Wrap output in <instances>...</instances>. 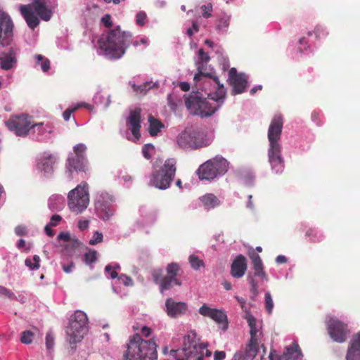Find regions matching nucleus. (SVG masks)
Returning a JSON list of instances; mask_svg holds the SVG:
<instances>
[{
    "instance_id": "44",
    "label": "nucleus",
    "mask_w": 360,
    "mask_h": 360,
    "mask_svg": "<svg viewBox=\"0 0 360 360\" xmlns=\"http://www.w3.org/2000/svg\"><path fill=\"white\" fill-rule=\"evenodd\" d=\"M73 150L75 153V156L85 158L84 153L86 150V147L84 144H77L74 146Z\"/></svg>"
},
{
    "instance_id": "13",
    "label": "nucleus",
    "mask_w": 360,
    "mask_h": 360,
    "mask_svg": "<svg viewBox=\"0 0 360 360\" xmlns=\"http://www.w3.org/2000/svg\"><path fill=\"white\" fill-rule=\"evenodd\" d=\"M14 23L11 16L0 10V46H9L13 38Z\"/></svg>"
},
{
    "instance_id": "30",
    "label": "nucleus",
    "mask_w": 360,
    "mask_h": 360,
    "mask_svg": "<svg viewBox=\"0 0 360 360\" xmlns=\"http://www.w3.org/2000/svg\"><path fill=\"white\" fill-rule=\"evenodd\" d=\"M283 356L285 360H298L302 356L301 349L297 344H292L286 349Z\"/></svg>"
},
{
    "instance_id": "20",
    "label": "nucleus",
    "mask_w": 360,
    "mask_h": 360,
    "mask_svg": "<svg viewBox=\"0 0 360 360\" xmlns=\"http://www.w3.org/2000/svg\"><path fill=\"white\" fill-rule=\"evenodd\" d=\"M66 169L68 173V177L72 179L73 171L76 172H86V159L76 157L69 156L66 163Z\"/></svg>"
},
{
    "instance_id": "26",
    "label": "nucleus",
    "mask_w": 360,
    "mask_h": 360,
    "mask_svg": "<svg viewBox=\"0 0 360 360\" xmlns=\"http://www.w3.org/2000/svg\"><path fill=\"white\" fill-rule=\"evenodd\" d=\"M30 6L41 20L49 21L51 19L52 12L46 7L43 0H34Z\"/></svg>"
},
{
    "instance_id": "17",
    "label": "nucleus",
    "mask_w": 360,
    "mask_h": 360,
    "mask_svg": "<svg viewBox=\"0 0 360 360\" xmlns=\"http://www.w3.org/2000/svg\"><path fill=\"white\" fill-rule=\"evenodd\" d=\"M228 75V82L233 90H245L248 88V77L246 74L238 72L235 68H231Z\"/></svg>"
},
{
    "instance_id": "36",
    "label": "nucleus",
    "mask_w": 360,
    "mask_h": 360,
    "mask_svg": "<svg viewBox=\"0 0 360 360\" xmlns=\"http://www.w3.org/2000/svg\"><path fill=\"white\" fill-rule=\"evenodd\" d=\"M271 170L276 174H281L285 169V161L284 159L269 162Z\"/></svg>"
},
{
    "instance_id": "63",
    "label": "nucleus",
    "mask_w": 360,
    "mask_h": 360,
    "mask_svg": "<svg viewBox=\"0 0 360 360\" xmlns=\"http://www.w3.org/2000/svg\"><path fill=\"white\" fill-rule=\"evenodd\" d=\"M89 226V221L84 220V221H79L78 223V227L80 230L83 231Z\"/></svg>"
},
{
    "instance_id": "31",
    "label": "nucleus",
    "mask_w": 360,
    "mask_h": 360,
    "mask_svg": "<svg viewBox=\"0 0 360 360\" xmlns=\"http://www.w3.org/2000/svg\"><path fill=\"white\" fill-rule=\"evenodd\" d=\"M281 155V144H269L268 149V161L273 162L276 160H283Z\"/></svg>"
},
{
    "instance_id": "14",
    "label": "nucleus",
    "mask_w": 360,
    "mask_h": 360,
    "mask_svg": "<svg viewBox=\"0 0 360 360\" xmlns=\"http://www.w3.org/2000/svg\"><path fill=\"white\" fill-rule=\"evenodd\" d=\"M327 330L333 340L338 343L345 342L350 333L347 324L336 319H330L327 322Z\"/></svg>"
},
{
    "instance_id": "64",
    "label": "nucleus",
    "mask_w": 360,
    "mask_h": 360,
    "mask_svg": "<svg viewBox=\"0 0 360 360\" xmlns=\"http://www.w3.org/2000/svg\"><path fill=\"white\" fill-rule=\"evenodd\" d=\"M44 231L49 237H53L54 236V231L52 230L51 226L49 224H47L45 226Z\"/></svg>"
},
{
    "instance_id": "11",
    "label": "nucleus",
    "mask_w": 360,
    "mask_h": 360,
    "mask_svg": "<svg viewBox=\"0 0 360 360\" xmlns=\"http://www.w3.org/2000/svg\"><path fill=\"white\" fill-rule=\"evenodd\" d=\"M5 124L10 131L18 136H25L31 128L41 127L44 125L42 122L32 124L31 117L25 114L11 117Z\"/></svg>"
},
{
    "instance_id": "12",
    "label": "nucleus",
    "mask_w": 360,
    "mask_h": 360,
    "mask_svg": "<svg viewBox=\"0 0 360 360\" xmlns=\"http://www.w3.org/2000/svg\"><path fill=\"white\" fill-rule=\"evenodd\" d=\"M113 202V196L110 193L105 191L97 193L95 200V209L101 219L106 221L114 215L115 210L112 205Z\"/></svg>"
},
{
    "instance_id": "5",
    "label": "nucleus",
    "mask_w": 360,
    "mask_h": 360,
    "mask_svg": "<svg viewBox=\"0 0 360 360\" xmlns=\"http://www.w3.org/2000/svg\"><path fill=\"white\" fill-rule=\"evenodd\" d=\"M176 165L175 159H167L160 169L152 172L148 185L160 190L168 188L176 174Z\"/></svg>"
},
{
    "instance_id": "1",
    "label": "nucleus",
    "mask_w": 360,
    "mask_h": 360,
    "mask_svg": "<svg viewBox=\"0 0 360 360\" xmlns=\"http://www.w3.org/2000/svg\"><path fill=\"white\" fill-rule=\"evenodd\" d=\"M226 91H213L205 97L202 91H191L184 96L185 105L190 114L201 118L212 115L222 105Z\"/></svg>"
},
{
    "instance_id": "59",
    "label": "nucleus",
    "mask_w": 360,
    "mask_h": 360,
    "mask_svg": "<svg viewBox=\"0 0 360 360\" xmlns=\"http://www.w3.org/2000/svg\"><path fill=\"white\" fill-rule=\"evenodd\" d=\"M314 33L317 39H319L325 35V30L321 26H316L314 30Z\"/></svg>"
},
{
    "instance_id": "7",
    "label": "nucleus",
    "mask_w": 360,
    "mask_h": 360,
    "mask_svg": "<svg viewBox=\"0 0 360 360\" xmlns=\"http://www.w3.org/2000/svg\"><path fill=\"white\" fill-rule=\"evenodd\" d=\"M180 271V265L176 262H172L166 266V276H162L161 269L153 270L151 275L153 281L156 284H159L160 292H163L165 290L171 289L174 285L181 286L182 285L181 281L177 278Z\"/></svg>"
},
{
    "instance_id": "43",
    "label": "nucleus",
    "mask_w": 360,
    "mask_h": 360,
    "mask_svg": "<svg viewBox=\"0 0 360 360\" xmlns=\"http://www.w3.org/2000/svg\"><path fill=\"white\" fill-rule=\"evenodd\" d=\"M97 259V252L94 250H90L84 255V262L86 264H91Z\"/></svg>"
},
{
    "instance_id": "57",
    "label": "nucleus",
    "mask_w": 360,
    "mask_h": 360,
    "mask_svg": "<svg viewBox=\"0 0 360 360\" xmlns=\"http://www.w3.org/2000/svg\"><path fill=\"white\" fill-rule=\"evenodd\" d=\"M15 233L17 236H25L27 233V229L25 226H18L15 229Z\"/></svg>"
},
{
    "instance_id": "52",
    "label": "nucleus",
    "mask_w": 360,
    "mask_h": 360,
    "mask_svg": "<svg viewBox=\"0 0 360 360\" xmlns=\"http://www.w3.org/2000/svg\"><path fill=\"white\" fill-rule=\"evenodd\" d=\"M54 345V338L51 333H47L46 335V347L48 349H51Z\"/></svg>"
},
{
    "instance_id": "38",
    "label": "nucleus",
    "mask_w": 360,
    "mask_h": 360,
    "mask_svg": "<svg viewBox=\"0 0 360 360\" xmlns=\"http://www.w3.org/2000/svg\"><path fill=\"white\" fill-rule=\"evenodd\" d=\"M305 236L309 238L311 243H319L322 240V236L313 229H309L306 231Z\"/></svg>"
},
{
    "instance_id": "15",
    "label": "nucleus",
    "mask_w": 360,
    "mask_h": 360,
    "mask_svg": "<svg viewBox=\"0 0 360 360\" xmlns=\"http://www.w3.org/2000/svg\"><path fill=\"white\" fill-rule=\"evenodd\" d=\"M199 314L205 317H209L218 324L221 325V328L223 330L227 329V316L222 310L211 308L204 304L200 307Z\"/></svg>"
},
{
    "instance_id": "48",
    "label": "nucleus",
    "mask_w": 360,
    "mask_h": 360,
    "mask_svg": "<svg viewBox=\"0 0 360 360\" xmlns=\"http://www.w3.org/2000/svg\"><path fill=\"white\" fill-rule=\"evenodd\" d=\"M201 10L202 11V16L205 18H209L212 16V5L211 3L201 6Z\"/></svg>"
},
{
    "instance_id": "41",
    "label": "nucleus",
    "mask_w": 360,
    "mask_h": 360,
    "mask_svg": "<svg viewBox=\"0 0 360 360\" xmlns=\"http://www.w3.org/2000/svg\"><path fill=\"white\" fill-rule=\"evenodd\" d=\"M83 105H84V103H79L75 105L74 107L68 108V109H66L63 113L64 120H69L72 114ZM85 106H87V105H85Z\"/></svg>"
},
{
    "instance_id": "51",
    "label": "nucleus",
    "mask_w": 360,
    "mask_h": 360,
    "mask_svg": "<svg viewBox=\"0 0 360 360\" xmlns=\"http://www.w3.org/2000/svg\"><path fill=\"white\" fill-rule=\"evenodd\" d=\"M118 280L120 281L126 286H131L134 284L133 280L130 276L124 274H121L118 277Z\"/></svg>"
},
{
    "instance_id": "39",
    "label": "nucleus",
    "mask_w": 360,
    "mask_h": 360,
    "mask_svg": "<svg viewBox=\"0 0 360 360\" xmlns=\"http://www.w3.org/2000/svg\"><path fill=\"white\" fill-rule=\"evenodd\" d=\"M250 340L249 341V343L248 344V346L255 348V349H259L258 348V340L257 338V334L258 333V330H257V327H255V328L253 327V328H250Z\"/></svg>"
},
{
    "instance_id": "25",
    "label": "nucleus",
    "mask_w": 360,
    "mask_h": 360,
    "mask_svg": "<svg viewBox=\"0 0 360 360\" xmlns=\"http://www.w3.org/2000/svg\"><path fill=\"white\" fill-rule=\"evenodd\" d=\"M208 63L197 60L195 62V66L197 68L198 72L193 77V80L195 82H198L201 80L202 77H209L212 78L214 82L218 84L219 88H223V84H221L219 82V80L217 77L212 76L211 73L209 72H205L204 70H205L207 68V65Z\"/></svg>"
},
{
    "instance_id": "49",
    "label": "nucleus",
    "mask_w": 360,
    "mask_h": 360,
    "mask_svg": "<svg viewBox=\"0 0 360 360\" xmlns=\"http://www.w3.org/2000/svg\"><path fill=\"white\" fill-rule=\"evenodd\" d=\"M103 241V234L99 231H96L94 233L92 238L89 240V243L91 245H95Z\"/></svg>"
},
{
    "instance_id": "40",
    "label": "nucleus",
    "mask_w": 360,
    "mask_h": 360,
    "mask_svg": "<svg viewBox=\"0 0 360 360\" xmlns=\"http://www.w3.org/2000/svg\"><path fill=\"white\" fill-rule=\"evenodd\" d=\"M229 21H230L229 16H228L225 14H223L218 19V22L216 25L217 30L220 31L224 28L228 27L229 25Z\"/></svg>"
},
{
    "instance_id": "35",
    "label": "nucleus",
    "mask_w": 360,
    "mask_h": 360,
    "mask_svg": "<svg viewBox=\"0 0 360 360\" xmlns=\"http://www.w3.org/2000/svg\"><path fill=\"white\" fill-rule=\"evenodd\" d=\"M36 64L41 66L43 72H46L50 69V60L41 54L35 56Z\"/></svg>"
},
{
    "instance_id": "22",
    "label": "nucleus",
    "mask_w": 360,
    "mask_h": 360,
    "mask_svg": "<svg viewBox=\"0 0 360 360\" xmlns=\"http://www.w3.org/2000/svg\"><path fill=\"white\" fill-rule=\"evenodd\" d=\"M346 360H360V332L354 335L351 339L346 354Z\"/></svg>"
},
{
    "instance_id": "58",
    "label": "nucleus",
    "mask_w": 360,
    "mask_h": 360,
    "mask_svg": "<svg viewBox=\"0 0 360 360\" xmlns=\"http://www.w3.org/2000/svg\"><path fill=\"white\" fill-rule=\"evenodd\" d=\"M61 219L62 217L60 215L54 214L51 217L49 224L51 225V226H56L60 223Z\"/></svg>"
},
{
    "instance_id": "28",
    "label": "nucleus",
    "mask_w": 360,
    "mask_h": 360,
    "mask_svg": "<svg viewBox=\"0 0 360 360\" xmlns=\"http://www.w3.org/2000/svg\"><path fill=\"white\" fill-rule=\"evenodd\" d=\"M15 53L13 49L0 53V65L5 70H10L16 63Z\"/></svg>"
},
{
    "instance_id": "50",
    "label": "nucleus",
    "mask_w": 360,
    "mask_h": 360,
    "mask_svg": "<svg viewBox=\"0 0 360 360\" xmlns=\"http://www.w3.org/2000/svg\"><path fill=\"white\" fill-rule=\"evenodd\" d=\"M146 14L143 11L139 12L136 15V22L139 26H143L146 23Z\"/></svg>"
},
{
    "instance_id": "34",
    "label": "nucleus",
    "mask_w": 360,
    "mask_h": 360,
    "mask_svg": "<svg viewBox=\"0 0 360 360\" xmlns=\"http://www.w3.org/2000/svg\"><path fill=\"white\" fill-rule=\"evenodd\" d=\"M133 90H151L152 89H159L160 85L158 82H146L140 86H136L134 82H129Z\"/></svg>"
},
{
    "instance_id": "56",
    "label": "nucleus",
    "mask_w": 360,
    "mask_h": 360,
    "mask_svg": "<svg viewBox=\"0 0 360 360\" xmlns=\"http://www.w3.org/2000/svg\"><path fill=\"white\" fill-rule=\"evenodd\" d=\"M199 31V25L196 22H193L192 23V27H190L187 30L186 34L191 37L194 34V33H196Z\"/></svg>"
},
{
    "instance_id": "16",
    "label": "nucleus",
    "mask_w": 360,
    "mask_h": 360,
    "mask_svg": "<svg viewBox=\"0 0 360 360\" xmlns=\"http://www.w3.org/2000/svg\"><path fill=\"white\" fill-rule=\"evenodd\" d=\"M283 125V117L281 115H276L272 119L268 129V140L269 144H280Z\"/></svg>"
},
{
    "instance_id": "61",
    "label": "nucleus",
    "mask_w": 360,
    "mask_h": 360,
    "mask_svg": "<svg viewBox=\"0 0 360 360\" xmlns=\"http://www.w3.org/2000/svg\"><path fill=\"white\" fill-rule=\"evenodd\" d=\"M105 271L106 272H110L111 278H112V279L116 278H118L119 276H118L117 273L116 272V271L112 270V266L110 264L105 266Z\"/></svg>"
},
{
    "instance_id": "54",
    "label": "nucleus",
    "mask_w": 360,
    "mask_h": 360,
    "mask_svg": "<svg viewBox=\"0 0 360 360\" xmlns=\"http://www.w3.org/2000/svg\"><path fill=\"white\" fill-rule=\"evenodd\" d=\"M198 60L208 63L210 60V57L207 53L205 52L202 49H200L198 51Z\"/></svg>"
},
{
    "instance_id": "6",
    "label": "nucleus",
    "mask_w": 360,
    "mask_h": 360,
    "mask_svg": "<svg viewBox=\"0 0 360 360\" xmlns=\"http://www.w3.org/2000/svg\"><path fill=\"white\" fill-rule=\"evenodd\" d=\"M88 318L80 310L75 311L71 316L70 323L66 328L67 340L70 345H76L82 341L88 332Z\"/></svg>"
},
{
    "instance_id": "45",
    "label": "nucleus",
    "mask_w": 360,
    "mask_h": 360,
    "mask_svg": "<svg viewBox=\"0 0 360 360\" xmlns=\"http://www.w3.org/2000/svg\"><path fill=\"white\" fill-rule=\"evenodd\" d=\"M265 309L268 314H271L274 308V302L270 292L265 294Z\"/></svg>"
},
{
    "instance_id": "8",
    "label": "nucleus",
    "mask_w": 360,
    "mask_h": 360,
    "mask_svg": "<svg viewBox=\"0 0 360 360\" xmlns=\"http://www.w3.org/2000/svg\"><path fill=\"white\" fill-rule=\"evenodd\" d=\"M229 165L225 158L216 156L202 164L197 170V174L200 180L210 181L217 176L226 174Z\"/></svg>"
},
{
    "instance_id": "47",
    "label": "nucleus",
    "mask_w": 360,
    "mask_h": 360,
    "mask_svg": "<svg viewBox=\"0 0 360 360\" xmlns=\"http://www.w3.org/2000/svg\"><path fill=\"white\" fill-rule=\"evenodd\" d=\"M33 333L26 330L22 333L20 341L24 344H30L32 342Z\"/></svg>"
},
{
    "instance_id": "2",
    "label": "nucleus",
    "mask_w": 360,
    "mask_h": 360,
    "mask_svg": "<svg viewBox=\"0 0 360 360\" xmlns=\"http://www.w3.org/2000/svg\"><path fill=\"white\" fill-rule=\"evenodd\" d=\"M132 34L129 32L122 31L118 25L103 34L98 40L99 49L111 59L121 58L129 46Z\"/></svg>"
},
{
    "instance_id": "21",
    "label": "nucleus",
    "mask_w": 360,
    "mask_h": 360,
    "mask_svg": "<svg viewBox=\"0 0 360 360\" xmlns=\"http://www.w3.org/2000/svg\"><path fill=\"white\" fill-rule=\"evenodd\" d=\"M247 260L243 255H238L233 260L231 266V275L233 278L243 277L247 270Z\"/></svg>"
},
{
    "instance_id": "62",
    "label": "nucleus",
    "mask_w": 360,
    "mask_h": 360,
    "mask_svg": "<svg viewBox=\"0 0 360 360\" xmlns=\"http://www.w3.org/2000/svg\"><path fill=\"white\" fill-rule=\"evenodd\" d=\"M151 331V329L147 326H143L141 330V334L146 338H148L150 335Z\"/></svg>"
},
{
    "instance_id": "27",
    "label": "nucleus",
    "mask_w": 360,
    "mask_h": 360,
    "mask_svg": "<svg viewBox=\"0 0 360 360\" xmlns=\"http://www.w3.org/2000/svg\"><path fill=\"white\" fill-rule=\"evenodd\" d=\"M56 158L53 155L44 153L38 161L37 167L44 173H52L53 165L56 162Z\"/></svg>"
},
{
    "instance_id": "33",
    "label": "nucleus",
    "mask_w": 360,
    "mask_h": 360,
    "mask_svg": "<svg viewBox=\"0 0 360 360\" xmlns=\"http://www.w3.org/2000/svg\"><path fill=\"white\" fill-rule=\"evenodd\" d=\"M149 133L151 136H156L164 127V124L158 120L155 119L153 116H149Z\"/></svg>"
},
{
    "instance_id": "29",
    "label": "nucleus",
    "mask_w": 360,
    "mask_h": 360,
    "mask_svg": "<svg viewBox=\"0 0 360 360\" xmlns=\"http://www.w3.org/2000/svg\"><path fill=\"white\" fill-rule=\"evenodd\" d=\"M258 349L247 345L244 349H241L234 354L233 360H253L257 354Z\"/></svg>"
},
{
    "instance_id": "3",
    "label": "nucleus",
    "mask_w": 360,
    "mask_h": 360,
    "mask_svg": "<svg viewBox=\"0 0 360 360\" xmlns=\"http://www.w3.org/2000/svg\"><path fill=\"white\" fill-rule=\"evenodd\" d=\"M123 352V360H158L155 340H143L139 333L129 337Z\"/></svg>"
},
{
    "instance_id": "37",
    "label": "nucleus",
    "mask_w": 360,
    "mask_h": 360,
    "mask_svg": "<svg viewBox=\"0 0 360 360\" xmlns=\"http://www.w3.org/2000/svg\"><path fill=\"white\" fill-rule=\"evenodd\" d=\"M188 261L191 268L195 271L199 270L201 267L205 266L204 262L195 255H190L188 257Z\"/></svg>"
},
{
    "instance_id": "23",
    "label": "nucleus",
    "mask_w": 360,
    "mask_h": 360,
    "mask_svg": "<svg viewBox=\"0 0 360 360\" xmlns=\"http://www.w3.org/2000/svg\"><path fill=\"white\" fill-rule=\"evenodd\" d=\"M20 11L28 27L34 30L39 25V20L38 16L34 13L30 5H21Z\"/></svg>"
},
{
    "instance_id": "55",
    "label": "nucleus",
    "mask_w": 360,
    "mask_h": 360,
    "mask_svg": "<svg viewBox=\"0 0 360 360\" xmlns=\"http://www.w3.org/2000/svg\"><path fill=\"white\" fill-rule=\"evenodd\" d=\"M153 146L152 145H145L142 148V153L145 158L147 160L150 159L151 155L149 153L150 150H153Z\"/></svg>"
},
{
    "instance_id": "46",
    "label": "nucleus",
    "mask_w": 360,
    "mask_h": 360,
    "mask_svg": "<svg viewBox=\"0 0 360 360\" xmlns=\"http://www.w3.org/2000/svg\"><path fill=\"white\" fill-rule=\"evenodd\" d=\"M0 296L1 297H6L8 299L11 300H15L16 297L15 294L10 290L9 289L6 288L4 286L0 285Z\"/></svg>"
},
{
    "instance_id": "32",
    "label": "nucleus",
    "mask_w": 360,
    "mask_h": 360,
    "mask_svg": "<svg viewBox=\"0 0 360 360\" xmlns=\"http://www.w3.org/2000/svg\"><path fill=\"white\" fill-rule=\"evenodd\" d=\"M200 202L206 209L214 208L219 205V200L213 194H207L200 198Z\"/></svg>"
},
{
    "instance_id": "60",
    "label": "nucleus",
    "mask_w": 360,
    "mask_h": 360,
    "mask_svg": "<svg viewBox=\"0 0 360 360\" xmlns=\"http://www.w3.org/2000/svg\"><path fill=\"white\" fill-rule=\"evenodd\" d=\"M226 358V352L224 351H215L214 353V360H223Z\"/></svg>"
},
{
    "instance_id": "42",
    "label": "nucleus",
    "mask_w": 360,
    "mask_h": 360,
    "mask_svg": "<svg viewBox=\"0 0 360 360\" xmlns=\"http://www.w3.org/2000/svg\"><path fill=\"white\" fill-rule=\"evenodd\" d=\"M248 255L252 261L253 266H263L260 256L256 253L254 250L250 251Z\"/></svg>"
},
{
    "instance_id": "24",
    "label": "nucleus",
    "mask_w": 360,
    "mask_h": 360,
    "mask_svg": "<svg viewBox=\"0 0 360 360\" xmlns=\"http://www.w3.org/2000/svg\"><path fill=\"white\" fill-rule=\"evenodd\" d=\"M128 122L133 136L139 139L140 137L141 128V109L136 108L130 112L128 117Z\"/></svg>"
},
{
    "instance_id": "18",
    "label": "nucleus",
    "mask_w": 360,
    "mask_h": 360,
    "mask_svg": "<svg viewBox=\"0 0 360 360\" xmlns=\"http://www.w3.org/2000/svg\"><path fill=\"white\" fill-rule=\"evenodd\" d=\"M167 314L173 319L184 316L188 311V304L184 302H176L172 298H168L165 302Z\"/></svg>"
},
{
    "instance_id": "53",
    "label": "nucleus",
    "mask_w": 360,
    "mask_h": 360,
    "mask_svg": "<svg viewBox=\"0 0 360 360\" xmlns=\"http://www.w3.org/2000/svg\"><path fill=\"white\" fill-rule=\"evenodd\" d=\"M101 22L103 24V25L107 27L110 28L112 26V21L111 20V15L110 14H105L101 18Z\"/></svg>"
},
{
    "instance_id": "4",
    "label": "nucleus",
    "mask_w": 360,
    "mask_h": 360,
    "mask_svg": "<svg viewBox=\"0 0 360 360\" xmlns=\"http://www.w3.org/2000/svg\"><path fill=\"white\" fill-rule=\"evenodd\" d=\"M207 347V344L200 342L195 332L191 331L184 337L182 349H172L170 355L175 360H203L204 351L207 356L212 355Z\"/></svg>"
},
{
    "instance_id": "9",
    "label": "nucleus",
    "mask_w": 360,
    "mask_h": 360,
    "mask_svg": "<svg viewBox=\"0 0 360 360\" xmlns=\"http://www.w3.org/2000/svg\"><path fill=\"white\" fill-rule=\"evenodd\" d=\"M89 203V194L86 182H82L71 190L68 195V205L72 212L77 214L86 210Z\"/></svg>"
},
{
    "instance_id": "10",
    "label": "nucleus",
    "mask_w": 360,
    "mask_h": 360,
    "mask_svg": "<svg viewBox=\"0 0 360 360\" xmlns=\"http://www.w3.org/2000/svg\"><path fill=\"white\" fill-rule=\"evenodd\" d=\"M178 146L184 149H198L207 146L204 133L197 129L186 128L176 138Z\"/></svg>"
},
{
    "instance_id": "19",
    "label": "nucleus",
    "mask_w": 360,
    "mask_h": 360,
    "mask_svg": "<svg viewBox=\"0 0 360 360\" xmlns=\"http://www.w3.org/2000/svg\"><path fill=\"white\" fill-rule=\"evenodd\" d=\"M254 274L249 273L247 276V280L250 285L251 293L256 297L258 295L259 285L257 281L255 280V277H259L264 281H267L268 278L266 273L264 271L263 266H253Z\"/></svg>"
}]
</instances>
